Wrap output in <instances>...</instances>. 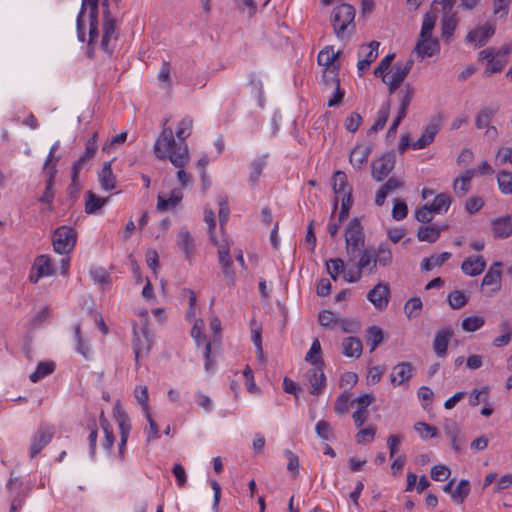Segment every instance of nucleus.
Listing matches in <instances>:
<instances>
[{"instance_id":"nucleus-48","label":"nucleus","mask_w":512,"mask_h":512,"mask_svg":"<svg viewBox=\"0 0 512 512\" xmlns=\"http://www.w3.org/2000/svg\"><path fill=\"white\" fill-rule=\"evenodd\" d=\"M414 430L422 440L436 438L439 435L436 427L421 421L414 424Z\"/></svg>"},{"instance_id":"nucleus-30","label":"nucleus","mask_w":512,"mask_h":512,"mask_svg":"<svg viewBox=\"0 0 512 512\" xmlns=\"http://www.w3.org/2000/svg\"><path fill=\"white\" fill-rule=\"evenodd\" d=\"M446 229V226H437V225H426L421 226L417 232V238L421 242L434 243L436 242L442 230Z\"/></svg>"},{"instance_id":"nucleus-63","label":"nucleus","mask_w":512,"mask_h":512,"mask_svg":"<svg viewBox=\"0 0 512 512\" xmlns=\"http://www.w3.org/2000/svg\"><path fill=\"white\" fill-rule=\"evenodd\" d=\"M489 394V387L484 386L479 389H474L469 395V405L475 407L480 402L485 401Z\"/></svg>"},{"instance_id":"nucleus-59","label":"nucleus","mask_w":512,"mask_h":512,"mask_svg":"<svg viewBox=\"0 0 512 512\" xmlns=\"http://www.w3.org/2000/svg\"><path fill=\"white\" fill-rule=\"evenodd\" d=\"M170 73L171 69L169 62L163 61L157 75L158 82L162 87L168 88L171 86Z\"/></svg>"},{"instance_id":"nucleus-56","label":"nucleus","mask_w":512,"mask_h":512,"mask_svg":"<svg viewBox=\"0 0 512 512\" xmlns=\"http://www.w3.org/2000/svg\"><path fill=\"white\" fill-rule=\"evenodd\" d=\"M319 324L327 329H335L338 323V318L330 310H322L318 315Z\"/></svg>"},{"instance_id":"nucleus-2","label":"nucleus","mask_w":512,"mask_h":512,"mask_svg":"<svg viewBox=\"0 0 512 512\" xmlns=\"http://www.w3.org/2000/svg\"><path fill=\"white\" fill-rule=\"evenodd\" d=\"M154 154L159 160L168 159L173 166L187 165L190 153L186 143H177L170 127H164L154 143Z\"/></svg>"},{"instance_id":"nucleus-62","label":"nucleus","mask_w":512,"mask_h":512,"mask_svg":"<svg viewBox=\"0 0 512 512\" xmlns=\"http://www.w3.org/2000/svg\"><path fill=\"white\" fill-rule=\"evenodd\" d=\"M451 470L443 464L434 465L431 468V478L434 481H445L450 477Z\"/></svg>"},{"instance_id":"nucleus-23","label":"nucleus","mask_w":512,"mask_h":512,"mask_svg":"<svg viewBox=\"0 0 512 512\" xmlns=\"http://www.w3.org/2000/svg\"><path fill=\"white\" fill-rule=\"evenodd\" d=\"M491 230L493 236L499 239H506L512 235V218L510 215H504L491 220Z\"/></svg>"},{"instance_id":"nucleus-46","label":"nucleus","mask_w":512,"mask_h":512,"mask_svg":"<svg viewBox=\"0 0 512 512\" xmlns=\"http://www.w3.org/2000/svg\"><path fill=\"white\" fill-rule=\"evenodd\" d=\"M384 332L378 326H371L367 329V345L370 351L373 352L383 341Z\"/></svg>"},{"instance_id":"nucleus-58","label":"nucleus","mask_w":512,"mask_h":512,"mask_svg":"<svg viewBox=\"0 0 512 512\" xmlns=\"http://www.w3.org/2000/svg\"><path fill=\"white\" fill-rule=\"evenodd\" d=\"M421 309L422 301L420 298H411L404 306V311L408 318L417 317L420 314Z\"/></svg>"},{"instance_id":"nucleus-50","label":"nucleus","mask_w":512,"mask_h":512,"mask_svg":"<svg viewBox=\"0 0 512 512\" xmlns=\"http://www.w3.org/2000/svg\"><path fill=\"white\" fill-rule=\"evenodd\" d=\"M54 369H55V365L53 362H48V361L40 362L37 365L36 370L30 374L29 378L33 383H36V382L40 381L42 378H44L45 376L51 374L54 371Z\"/></svg>"},{"instance_id":"nucleus-16","label":"nucleus","mask_w":512,"mask_h":512,"mask_svg":"<svg viewBox=\"0 0 512 512\" xmlns=\"http://www.w3.org/2000/svg\"><path fill=\"white\" fill-rule=\"evenodd\" d=\"M414 367L409 362H400L392 368L390 381L394 387L407 386L413 377Z\"/></svg>"},{"instance_id":"nucleus-29","label":"nucleus","mask_w":512,"mask_h":512,"mask_svg":"<svg viewBox=\"0 0 512 512\" xmlns=\"http://www.w3.org/2000/svg\"><path fill=\"white\" fill-rule=\"evenodd\" d=\"M339 54L340 51H335L333 46H326L320 50L317 62L323 69L339 67V64L337 63Z\"/></svg>"},{"instance_id":"nucleus-33","label":"nucleus","mask_w":512,"mask_h":512,"mask_svg":"<svg viewBox=\"0 0 512 512\" xmlns=\"http://www.w3.org/2000/svg\"><path fill=\"white\" fill-rule=\"evenodd\" d=\"M362 343L358 338L347 337L342 342V352L346 357L358 358L362 354Z\"/></svg>"},{"instance_id":"nucleus-4","label":"nucleus","mask_w":512,"mask_h":512,"mask_svg":"<svg viewBox=\"0 0 512 512\" xmlns=\"http://www.w3.org/2000/svg\"><path fill=\"white\" fill-rule=\"evenodd\" d=\"M333 191L337 195L334 202V209L337 208L339 199L341 200L340 221L348 217L352 205V189L348 184L347 175L343 171H336L333 176Z\"/></svg>"},{"instance_id":"nucleus-35","label":"nucleus","mask_w":512,"mask_h":512,"mask_svg":"<svg viewBox=\"0 0 512 512\" xmlns=\"http://www.w3.org/2000/svg\"><path fill=\"white\" fill-rule=\"evenodd\" d=\"M357 267L368 274L374 273L377 267L374 252L370 250H363L359 255Z\"/></svg>"},{"instance_id":"nucleus-14","label":"nucleus","mask_w":512,"mask_h":512,"mask_svg":"<svg viewBox=\"0 0 512 512\" xmlns=\"http://www.w3.org/2000/svg\"><path fill=\"white\" fill-rule=\"evenodd\" d=\"M346 250L349 256H353L360 247L363 246L364 240L361 232L360 224L357 220L350 222L345 232Z\"/></svg>"},{"instance_id":"nucleus-6","label":"nucleus","mask_w":512,"mask_h":512,"mask_svg":"<svg viewBox=\"0 0 512 512\" xmlns=\"http://www.w3.org/2000/svg\"><path fill=\"white\" fill-rule=\"evenodd\" d=\"M113 417L118 425L120 431V442L118 445V456L121 460L124 459L127 441L131 431V420L120 401H116L113 407Z\"/></svg>"},{"instance_id":"nucleus-24","label":"nucleus","mask_w":512,"mask_h":512,"mask_svg":"<svg viewBox=\"0 0 512 512\" xmlns=\"http://www.w3.org/2000/svg\"><path fill=\"white\" fill-rule=\"evenodd\" d=\"M486 267V260L483 256L477 255L473 257L466 258L462 265V272L470 277H475L480 275Z\"/></svg>"},{"instance_id":"nucleus-64","label":"nucleus","mask_w":512,"mask_h":512,"mask_svg":"<svg viewBox=\"0 0 512 512\" xmlns=\"http://www.w3.org/2000/svg\"><path fill=\"white\" fill-rule=\"evenodd\" d=\"M315 432L323 441H328L332 437V428L325 420H319L315 425Z\"/></svg>"},{"instance_id":"nucleus-19","label":"nucleus","mask_w":512,"mask_h":512,"mask_svg":"<svg viewBox=\"0 0 512 512\" xmlns=\"http://www.w3.org/2000/svg\"><path fill=\"white\" fill-rule=\"evenodd\" d=\"M395 166V155L386 153L377 159L372 165V174L377 181L383 180Z\"/></svg>"},{"instance_id":"nucleus-5","label":"nucleus","mask_w":512,"mask_h":512,"mask_svg":"<svg viewBox=\"0 0 512 512\" xmlns=\"http://www.w3.org/2000/svg\"><path fill=\"white\" fill-rule=\"evenodd\" d=\"M355 10L349 4H341L332 11L331 21L338 38H344L354 28Z\"/></svg>"},{"instance_id":"nucleus-37","label":"nucleus","mask_w":512,"mask_h":512,"mask_svg":"<svg viewBox=\"0 0 512 512\" xmlns=\"http://www.w3.org/2000/svg\"><path fill=\"white\" fill-rule=\"evenodd\" d=\"M177 245L186 258L191 257L194 249V240L187 230L182 229L178 232Z\"/></svg>"},{"instance_id":"nucleus-12","label":"nucleus","mask_w":512,"mask_h":512,"mask_svg":"<svg viewBox=\"0 0 512 512\" xmlns=\"http://www.w3.org/2000/svg\"><path fill=\"white\" fill-rule=\"evenodd\" d=\"M380 43L377 41H371L368 44L362 45L358 50V62L357 69L361 76L366 72L371 63L374 62L378 57Z\"/></svg>"},{"instance_id":"nucleus-34","label":"nucleus","mask_w":512,"mask_h":512,"mask_svg":"<svg viewBox=\"0 0 512 512\" xmlns=\"http://www.w3.org/2000/svg\"><path fill=\"white\" fill-rule=\"evenodd\" d=\"M305 361L312 367L324 366V362L322 360V348L320 341L317 338L313 340L310 349L306 353Z\"/></svg>"},{"instance_id":"nucleus-13","label":"nucleus","mask_w":512,"mask_h":512,"mask_svg":"<svg viewBox=\"0 0 512 512\" xmlns=\"http://www.w3.org/2000/svg\"><path fill=\"white\" fill-rule=\"evenodd\" d=\"M478 59L480 61H486V68L484 73L487 76L501 72L507 63V60L503 57H500L494 48H486L481 50L478 53Z\"/></svg>"},{"instance_id":"nucleus-39","label":"nucleus","mask_w":512,"mask_h":512,"mask_svg":"<svg viewBox=\"0 0 512 512\" xmlns=\"http://www.w3.org/2000/svg\"><path fill=\"white\" fill-rule=\"evenodd\" d=\"M134 398L141 407V412H151V406L149 404L148 387L146 385H137L133 391Z\"/></svg>"},{"instance_id":"nucleus-36","label":"nucleus","mask_w":512,"mask_h":512,"mask_svg":"<svg viewBox=\"0 0 512 512\" xmlns=\"http://www.w3.org/2000/svg\"><path fill=\"white\" fill-rule=\"evenodd\" d=\"M107 201L108 197H99L95 193L89 191L87 192L85 200V212L87 214H95L106 205Z\"/></svg>"},{"instance_id":"nucleus-9","label":"nucleus","mask_w":512,"mask_h":512,"mask_svg":"<svg viewBox=\"0 0 512 512\" xmlns=\"http://www.w3.org/2000/svg\"><path fill=\"white\" fill-rule=\"evenodd\" d=\"M411 67V61L397 62L390 71L381 77L382 81L388 86L390 93H394L400 86L409 74Z\"/></svg>"},{"instance_id":"nucleus-17","label":"nucleus","mask_w":512,"mask_h":512,"mask_svg":"<svg viewBox=\"0 0 512 512\" xmlns=\"http://www.w3.org/2000/svg\"><path fill=\"white\" fill-rule=\"evenodd\" d=\"M390 290L387 284L378 283L367 294V299L375 309L383 311L387 308L389 302Z\"/></svg>"},{"instance_id":"nucleus-25","label":"nucleus","mask_w":512,"mask_h":512,"mask_svg":"<svg viewBox=\"0 0 512 512\" xmlns=\"http://www.w3.org/2000/svg\"><path fill=\"white\" fill-rule=\"evenodd\" d=\"M453 336V331L445 327L437 331L433 341V348L438 357H445L447 354L448 343Z\"/></svg>"},{"instance_id":"nucleus-22","label":"nucleus","mask_w":512,"mask_h":512,"mask_svg":"<svg viewBox=\"0 0 512 512\" xmlns=\"http://www.w3.org/2000/svg\"><path fill=\"white\" fill-rule=\"evenodd\" d=\"M307 380L310 384V393L320 395L323 392L326 383V377L323 366L312 367L307 371Z\"/></svg>"},{"instance_id":"nucleus-60","label":"nucleus","mask_w":512,"mask_h":512,"mask_svg":"<svg viewBox=\"0 0 512 512\" xmlns=\"http://www.w3.org/2000/svg\"><path fill=\"white\" fill-rule=\"evenodd\" d=\"M495 164L496 165H512V147L504 146L498 149L495 155Z\"/></svg>"},{"instance_id":"nucleus-38","label":"nucleus","mask_w":512,"mask_h":512,"mask_svg":"<svg viewBox=\"0 0 512 512\" xmlns=\"http://www.w3.org/2000/svg\"><path fill=\"white\" fill-rule=\"evenodd\" d=\"M476 171L469 169L454 180L453 188L456 194L464 195L470 188V182Z\"/></svg>"},{"instance_id":"nucleus-45","label":"nucleus","mask_w":512,"mask_h":512,"mask_svg":"<svg viewBox=\"0 0 512 512\" xmlns=\"http://www.w3.org/2000/svg\"><path fill=\"white\" fill-rule=\"evenodd\" d=\"M193 128V120L189 116L183 117L177 124L175 135L179 141H184L190 136Z\"/></svg>"},{"instance_id":"nucleus-49","label":"nucleus","mask_w":512,"mask_h":512,"mask_svg":"<svg viewBox=\"0 0 512 512\" xmlns=\"http://www.w3.org/2000/svg\"><path fill=\"white\" fill-rule=\"evenodd\" d=\"M485 324V319L482 316L473 315L465 317L461 322V328L463 331L472 333L481 329Z\"/></svg>"},{"instance_id":"nucleus-26","label":"nucleus","mask_w":512,"mask_h":512,"mask_svg":"<svg viewBox=\"0 0 512 512\" xmlns=\"http://www.w3.org/2000/svg\"><path fill=\"white\" fill-rule=\"evenodd\" d=\"M370 153L371 147L368 145L360 144L355 146L350 152V164L355 169H362L366 165Z\"/></svg>"},{"instance_id":"nucleus-53","label":"nucleus","mask_w":512,"mask_h":512,"mask_svg":"<svg viewBox=\"0 0 512 512\" xmlns=\"http://www.w3.org/2000/svg\"><path fill=\"white\" fill-rule=\"evenodd\" d=\"M512 0H492L493 15L497 19H505L509 13Z\"/></svg>"},{"instance_id":"nucleus-43","label":"nucleus","mask_w":512,"mask_h":512,"mask_svg":"<svg viewBox=\"0 0 512 512\" xmlns=\"http://www.w3.org/2000/svg\"><path fill=\"white\" fill-rule=\"evenodd\" d=\"M497 184L504 195H512V172L502 169L497 173Z\"/></svg>"},{"instance_id":"nucleus-18","label":"nucleus","mask_w":512,"mask_h":512,"mask_svg":"<svg viewBox=\"0 0 512 512\" xmlns=\"http://www.w3.org/2000/svg\"><path fill=\"white\" fill-rule=\"evenodd\" d=\"M216 245L218 246L219 262L222 271L225 277L233 282L235 279V271L230 257L228 242L226 239H222V241H216Z\"/></svg>"},{"instance_id":"nucleus-54","label":"nucleus","mask_w":512,"mask_h":512,"mask_svg":"<svg viewBox=\"0 0 512 512\" xmlns=\"http://www.w3.org/2000/svg\"><path fill=\"white\" fill-rule=\"evenodd\" d=\"M326 268L333 280H337L340 274L344 273L345 265L342 259L335 258L326 262Z\"/></svg>"},{"instance_id":"nucleus-27","label":"nucleus","mask_w":512,"mask_h":512,"mask_svg":"<svg viewBox=\"0 0 512 512\" xmlns=\"http://www.w3.org/2000/svg\"><path fill=\"white\" fill-rule=\"evenodd\" d=\"M99 424L103 433L102 447L105 451L111 453L115 443V435L112 424L108 421L103 412L100 413Z\"/></svg>"},{"instance_id":"nucleus-7","label":"nucleus","mask_w":512,"mask_h":512,"mask_svg":"<svg viewBox=\"0 0 512 512\" xmlns=\"http://www.w3.org/2000/svg\"><path fill=\"white\" fill-rule=\"evenodd\" d=\"M77 233L70 226H61L53 234V248L58 254L67 255L75 247Z\"/></svg>"},{"instance_id":"nucleus-40","label":"nucleus","mask_w":512,"mask_h":512,"mask_svg":"<svg viewBox=\"0 0 512 512\" xmlns=\"http://www.w3.org/2000/svg\"><path fill=\"white\" fill-rule=\"evenodd\" d=\"M373 252L376 265L387 267L391 264L393 255L387 244H380Z\"/></svg>"},{"instance_id":"nucleus-61","label":"nucleus","mask_w":512,"mask_h":512,"mask_svg":"<svg viewBox=\"0 0 512 512\" xmlns=\"http://www.w3.org/2000/svg\"><path fill=\"white\" fill-rule=\"evenodd\" d=\"M448 303L453 309H460L467 303V298L462 291L456 290L448 295Z\"/></svg>"},{"instance_id":"nucleus-42","label":"nucleus","mask_w":512,"mask_h":512,"mask_svg":"<svg viewBox=\"0 0 512 512\" xmlns=\"http://www.w3.org/2000/svg\"><path fill=\"white\" fill-rule=\"evenodd\" d=\"M450 205V195L446 193H441L435 196L429 207L431 208L434 214H444L448 211Z\"/></svg>"},{"instance_id":"nucleus-28","label":"nucleus","mask_w":512,"mask_h":512,"mask_svg":"<svg viewBox=\"0 0 512 512\" xmlns=\"http://www.w3.org/2000/svg\"><path fill=\"white\" fill-rule=\"evenodd\" d=\"M98 181L101 188L107 192L112 191L116 187V177L112 171V161L103 164L98 173Z\"/></svg>"},{"instance_id":"nucleus-47","label":"nucleus","mask_w":512,"mask_h":512,"mask_svg":"<svg viewBox=\"0 0 512 512\" xmlns=\"http://www.w3.org/2000/svg\"><path fill=\"white\" fill-rule=\"evenodd\" d=\"M145 420L148 423V427L144 429L146 442L150 443L160 438L159 426L154 421L151 412L143 413Z\"/></svg>"},{"instance_id":"nucleus-10","label":"nucleus","mask_w":512,"mask_h":512,"mask_svg":"<svg viewBox=\"0 0 512 512\" xmlns=\"http://www.w3.org/2000/svg\"><path fill=\"white\" fill-rule=\"evenodd\" d=\"M55 434V427L52 425H40L37 431L31 437L29 455L30 458H35L44 447H46L52 440Z\"/></svg>"},{"instance_id":"nucleus-21","label":"nucleus","mask_w":512,"mask_h":512,"mask_svg":"<svg viewBox=\"0 0 512 512\" xmlns=\"http://www.w3.org/2000/svg\"><path fill=\"white\" fill-rule=\"evenodd\" d=\"M502 262L496 261L490 265L482 280V286H491V294H495L501 289Z\"/></svg>"},{"instance_id":"nucleus-11","label":"nucleus","mask_w":512,"mask_h":512,"mask_svg":"<svg viewBox=\"0 0 512 512\" xmlns=\"http://www.w3.org/2000/svg\"><path fill=\"white\" fill-rule=\"evenodd\" d=\"M56 269L51 258L48 255H39L35 258L29 279L32 283H37L41 278L55 275Z\"/></svg>"},{"instance_id":"nucleus-52","label":"nucleus","mask_w":512,"mask_h":512,"mask_svg":"<svg viewBox=\"0 0 512 512\" xmlns=\"http://www.w3.org/2000/svg\"><path fill=\"white\" fill-rule=\"evenodd\" d=\"M322 80L327 87L340 86L339 67L323 69Z\"/></svg>"},{"instance_id":"nucleus-20","label":"nucleus","mask_w":512,"mask_h":512,"mask_svg":"<svg viewBox=\"0 0 512 512\" xmlns=\"http://www.w3.org/2000/svg\"><path fill=\"white\" fill-rule=\"evenodd\" d=\"M183 199L181 188H174L168 194L160 193L157 197V210L166 212L175 209Z\"/></svg>"},{"instance_id":"nucleus-51","label":"nucleus","mask_w":512,"mask_h":512,"mask_svg":"<svg viewBox=\"0 0 512 512\" xmlns=\"http://www.w3.org/2000/svg\"><path fill=\"white\" fill-rule=\"evenodd\" d=\"M203 328L204 321L202 319H196L191 329V337L194 339L198 347L203 346V348H205V343H210V341H208L206 336L203 334Z\"/></svg>"},{"instance_id":"nucleus-32","label":"nucleus","mask_w":512,"mask_h":512,"mask_svg":"<svg viewBox=\"0 0 512 512\" xmlns=\"http://www.w3.org/2000/svg\"><path fill=\"white\" fill-rule=\"evenodd\" d=\"M267 157L265 155L256 157L250 163L249 182L252 186L257 185L259 178L266 167Z\"/></svg>"},{"instance_id":"nucleus-44","label":"nucleus","mask_w":512,"mask_h":512,"mask_svg":"<svg viewBox=\"0 0 512 512\" xmlns=\"http://www.w3.org/2000/svg\"><path fill=\"white\" fill-rule=\"evenodd\" d=\"M470 494V482L467 479H461L453 493H451V499L456 504H462Z\"/></svg>"},{"instance_id":"nucleus-57","label":"nucleus","mask_w":512,"mask_h":512,"mask_svg":"<svg viewBox=\"0 0 512 512\" xmlns=\"http://www.w3.org/2000/svg\"><path fill=\"white\" fill-rule=\"evenodd\" d=\"M502 334L494 338L493 345L495 347H504L511 341L512 331L507 322L500 325Z\"/></svg>"},{"instance_id":"nucleus-41","label":"nucleus","mask_w":512,"mask_h":512,"mask_svg":"<svg viewBox=\"0 0 512 512\" xmlns=\"http://www.w3.org/2000/svg\"><path fill=\"white\" fill-rule=\"evenodd\" d=\"M457 20L455 15H445L441 21V36L446 42H449L456 30Z\"/></svg>"},{"instance_id":"nucleus-3","label":"nucleus","mask_w":512,"mask_h":512,"mask_svg":"<svg viewBox=\"0 0 512 512\" xmlns=\"http://www.w3.org/2000/svg\"><path fill=\"white\" fill-rule=\"evenodd\" d=\"M436 21L437 16L433 12H427L423 17L419 38L414 47V52L420 59L436 56L440 52V43L433 36Z\"/></svg>"},{"instance_id":"nucleus-1","label":"nucleus","mask_w":512,"mask_h":512,"mask_svg":"<svg viewBox=\"0 0 512 512\" xmlns=\"http://www.w3.org/2000/svg\"><path fill=\"white\" fill-rule=\"evenodd\" d=\"M98 1L82 0L81 9L76 19L77 38L80 42L85 41V32L88 29V45L91 51L99 47L104 53L110 55L118 39L116 20L111 16L107 8V0H104L103 25L100 41L98 29Z\"/></svg>"},{"instance_id":"nucleus-15","label":"nucleus","mask_w":512,"mask_h":512,"mask_svg":"<svg viewBox=\"0 0 512 512\" xmlns=\"http://www.w3.org/2000/svg\"><path fill=\"white\" fill-rule=\"evenodd\" d=\"M495 33V26L489 22L470 30L466 42L474 47L484 46Z\"/></svg>"},{"instance_id":"nucleus-31","label":"nucleus","mask_w":512,"mask_h":512,"mask_svg":"<svg viewBox=\"0 0 512 512\" xmlns=\"http://www.w3.org/2000/svg\"><path fill=\"white\" fill-rule=\"evenodd\" d=\"M437 134L436 126H427L422 130L421 136L411 144L414 150H421L431 144Z\"/></svg>"},{"instance_id":"nucleus-55","label":"nucleus","mask_w":512,"mask_h":512,"mask_svg":"<svg viewBox=\"0 0 512 512\" xmlns=\"http://www.w3.org/2000/svg\"><path fill=\"white\" fill-rule=\"evenodd\" d=\"M389 112H390L389 103L383 104L377 112V118L371 127V131L377 132L378 130L382 129L385 126V124L388 120V117H389Z\"/></svg>"},{"instance_id":"nucleus-8","label":"nucleus","mask_w":512,"mask_h":512,"mask_svg":"<svg viewBox=\"0 0 512 512\" xmlns=\"http://www.w3.org/2000/svg\"><path fill=\"white\" fill-rule=\"evenodd\" d=\"M133 351L135 354L136 361L140 358L147 356L152 348L153 339L148 330L147 324L144 323L142 326H133Z\"/></svg>"}]
</instances>
